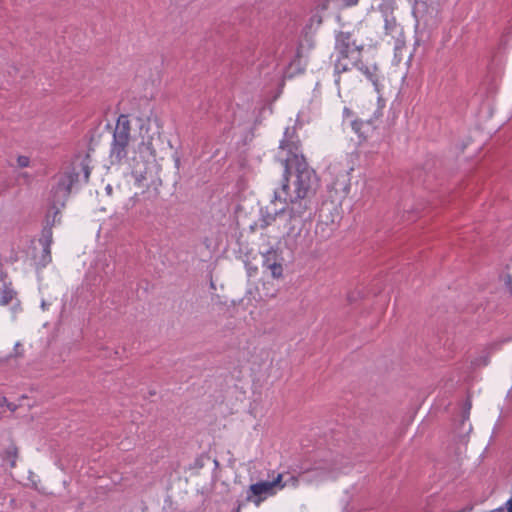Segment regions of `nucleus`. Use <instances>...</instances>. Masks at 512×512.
<instances>
[{"mask_svg":"<svg viewBox=\"0 0 512 512\" xmlns=\"http://www.w3.org/2000/svg\"><path fill=\"white\" fill-rule=\"evenodd\" d=\"M281 158L284 165V179L275 199L286 204H296L312 198L318 189L319 179L300 151V140L295 128H287L280 143Z\"/></svg>","mask_w":512,"mask_h":512,"instance_id":"obj_1","label":"nucleus"},{"mask_svg":"<svg viewBox=\"0 0 512 512\" xmlns=\"http://www.w3.org/2000/svg\"><path fill=\"white\" fill-rule=\"evenodd\" d=\"M155 156L153 138L141 135V139L131 136L129 117L121 114L116 122L110 149L112 164L125 162L131 170L138 186H143L147 179L149 160Z\"/></svg>","mask_w":512,"mask_h":512,"instance_id":"obj_2","label":"nucleus"},{"mask_svg":"<svg viewBox=\"0 0 512 512\" xmlns=\"http://www.w3.org/2000/svg\"><path fill=\"white\" fill-rule=\"evenodd\" d=\"M80 173L76 171V167L68 173L61 174L56 179V184L51 188L46 201L48 205L47 221L51 225L55 223L56 216L60 213V210L65 206V203L70 195L71 187L78 182Z\"/></svg>","mask_w":512,"mask_h":512,"instance_id":"obj_3","label":"nucleus"},{"mask_svg":"<svg viewBox=\"0 0 512 512\" xmlns=\"http://www.w3.org/2000/svg\"><path fill=\"white\" fill-rule=\"evenodd\" d=\"M283 474L279 473L272 481H260L249 486L247 501L259 505L267 496L276 494L277 489L282 490L286 484L282 482Z\"/></svg>","mask_w":512,"mask_h":512,"instance_id":"obj_4","label":"nucleus"},{"mask_svg":"<svg viewBox=\"0 0 512 512\" xmlns=\"http://www.w3.org/2000/svg\"><path fill=\"white\" fill-rule=\"evenodd\" d=\"M359 57L360 55L354 54H335L334 67L335 72L338 74V78L336 79V83L338 85H340L341 83H346V78L342 76L343 73H356V66Z\"/></svg>","mask_w":512,"mask_h":512,"instance_id":"obj_5","label":"nucleus"},{"mask_svg":"<svg viewBox=\"0 0 512 512\" xmlns=\"http://www.w3.org/2000/svg\"><path fill=\"white\" fill-rule=\"evenodd\" d=\"M263 256V267L270 271L271 276L274 279H281L283 277V258L279 252L275 249H269L267 252L262 254Z\"/></svg>","mask_w":512,"mask_h":512,"instance_id":"obj_6","label":"nucleus"},{"mask_svg":"<svg viewBox=\"0 0 512 512\" xmlns=\"http://www.w3.org/2000/svg\"><path fill=\"white\" fill-rule=\"evenodd\" d=\"M362 46L357 45L350 32L340 31L336 35L335 51L337 54L360 55Z\"/></svg>","mask_w":512,"mask_h":512,"instance_id":"obj_7","label":"nucleus"},{"mask_svg":"<svg viewBox=\"0 0 512 512\" xmlns=\"http://www.w3.org/2000/svg\"><path fill=\"white\" fill-rule=\"evenodd\" d=\"M39 243L42 247L40 255L37 256L39 267H46L52 260L50 246L52 243V229L51 227L44 228L42 237L39 239Z\"/></svg>","mask_w":512,"mask_h":512,"instance_id":"obj_8","label":"nucleus"},{"mask_svg":"<svg viewBox=\"0 0 512 512\" xmlns=\"http://www.w3.org/2000/svg\"><path fill=\"white\" fill-rule=\"evenodd\" d=\"M10 304H13L15 309L16 304H18L17 294L11 287L4 286L0 289V305L7 306Z\"/></svg>","mask_w":512,"mask_h":512,"instance_id":"obj_9","label":"nucleus"},{"mask_svg":"<svg viewBox=\"0 0 512 512\" xmlns=\"http://www.w3.org/2000/svg\"><path fill=\"white\" fill-rule=\"evenodd\" d=\"M361 71L363 74L367 76V78L377 87L379 82V77L377 75V68L374 66L372 68L365 67L356 69L357 71Z\"/></svg>","mask_w":512,"mask_h":512,"instance_id":"obj_10","label":"nucleus"},{"mask_svg":"<svg viewBox=\"0 0 512 512\" xmlns=\"http://www.w3.org/2000/svg\"><path fill=\"white\" fill-rule=\"evenodd\" d=\"M17 458V450L15 447H10L4 453L3 460L7 461L11 467L15 466V461Z\"/></svg>","mask_w":512,"mask_h":512,"instance_id":"obj_11","label":"nucleus"},{"mask_svg":"<svg viewBox=\"0 0 512 512\" xmlns=\"http://www.w3.org/2000/svg\"><path fill=\"white\" fill-rule=\"evenodd\" d=\"M79 166L81 168V171L83 173V178L85 181H88L89 179V175H90V169H89V166L87 165V163L85 162V160H82L80 163H79Z\"/></svg>","mask_w":512,"mask_h":512,"instance_id":"obj_12","label":"nucleus"},{"mask_svg":"<svg viewBox=\"0 0 512 512\" xmlns=\"http://www.w3.org/2000/svg\"><path fill=\"white\" fill-rule=\"evenodd\" d=\"M383 107H384V103H383V101L381 99H379L378 100V109H377V112H376V114L374 116V119L368 120V122H367L368 124L373 122V121H375V120H377V119H379L382 116V108Z\"/></svg>","mask_w":512,"mask_h":512,"instance_id":"obj_13","label":"nucleus"},{"mask_svg":"<svg viewBox=\"0 0 512 512\" xmlns=\"http://www.w3.org/2000/svg\"><path fill=\"white\" fill-rule=\"evenodd\" d=\"M4 406H7V408L12 412L15 411V409H16V406L9 403L5 396H0V407H4Z\"/></svg>","mask_w":512,"mask_h":512,"instance_id":"obj_14","label":"nucleus"},{"mask_svg":"<svg viewBox=\"0 0 512 512\" xmlns=\"http://www.w3.org/2000/svg\"><path fill=\"white\" fill-rule=\"evenodd\" d=\"M17 164L19 167H27L30 164V159L28 156H19L17 158Z\"/></svg>","mask_w":512,"mask_h":512,"instance_id":"obj_15","label":"nucleus"},{"mask_svg":"<svg viewBox=\"0 0 512 512\" xmlns=\"http://www.w3.org/2000/svg\"><path fill=\"white\" fill-rule=\"evenodd\" d=\"M24 354L23 345L20 342H17L14 346V357H21Z\"/></svg>","mask_w":512,"mask_h":512,"instance_id":"obj_16","label":"nucleus"},{"mask_svg":"<svg viewBox=\"0 0 512 512\" xmlns=\"http://www.w3.org/2000/svg\"><path fill=\"white\" fill-rule=\"evenodd\" d=\"M276 295H277L276 290L267 289V291L264 293V298L272 299V298L276 297Z\"/></svg>","mask_w":512,"mask_h":512,"instance_id":"obj_17","label":"nucleus"},{"mask_svg":"<svg viewBox=\"0 0 512 512\" xmlns=\"http://www.w3.org/2000/svg\"><path fill=\"white\" fill-rule=\"evenodd\" d=\"M51 305H52L51 302H46L44 300L41 303V307H42L43 310H48V307L51 306Z\"/></svg>","mask_w":512,"mask_h":512,"instance_id":"obj_18","label":"nucleus"},{"mask_svg":"<svg viewBox=\"0 0 512 512\" xmlns=\"http://www.w3.org/2000/svg\"><path fill=\"white\" fill-rule=\"evenodd\" d=\"M507 512H512V497L507 501Z\"/></svg>","mask_w":512,"mask_h":512,"instance_id":"obj_19","label":"nucleus"},{"mask_svg":"<svg viewBox=\"0 0 512 512\" xmlns=\"http://www.w3.org/2000/svg\"><path fill=\"white\" fill-rule=\"evenodd\" d=\"M290 481H291V484H292L293 486H297V485H298V479H297V477H291Z\"/></svg>","mask_w":512,"mask_h":512,"instance_id":"obj_20","label":"nucleus"},{"mask_svg":"<svg viewBox=\"0 0 512 512\" xmlns=\"http://www.w3.org/2000/svg\"><path fill=\"white\" fill-rule=\"evenodd\" d=\"M358 0H344L346 5H353L356 4Z\"/></svg>","mask_w":512,"mask_h":512,"instance_id":"obj_21","label":"nucleus"},{"mask_svg":"<svg viewBox=\"0 0 512 512\" xmlns=\"http://www.w3.org/2000/svg\"><path fill=\"white\" fill-rule=\"evenodd\" d=\"M353 128L355 129L356 132H360L359 124L357 122L353 123Z\"/></svg>","mask_w":512,"mask_h":512,"instance_id":"obj_22","label":"nucleus"},{"mask_svg":"<svg viewBox=\"0 0 512 512\" xmlns=\"http://www.w3.org/2000/svg\"><path fill=\"white\" fill-rule=\"evenodd\" d=\"M490 512H503V509L502 508H497V509L491 510Z\"/></svg>","mask_w":512,"mask_h":512,"instance_id":"obj_23","label":"nucleus"},{"mask_svg":"<svg viewBox=\"0 0 512 512\" xmlns=\"http://www.w3.org/2000/svg\"><path fill=\"white\" fill-rule=\"evenodd\" d=\"M284 210V207L280 208L279 211H275L274 215H277L279 212H282Z\"/></svg>","mask_w":512,"mask_h":512,"instance_id":"obj_24","label":"nucleus"},{"mask_svg":"<svg viewBox=\"0 0 512 512\" xmlns=\"http://www.w3.org/2000/svg\"><path fill=\"white\" fill-rule=\"evenodd\" d=\"M107 190H108V193H110V192H111V188H110V186H108V187H107Z\"/></svg>","mask_w":512,"mask_h":512,"instance_id":"obj_25","label":"nucleus"}]
</instances>
